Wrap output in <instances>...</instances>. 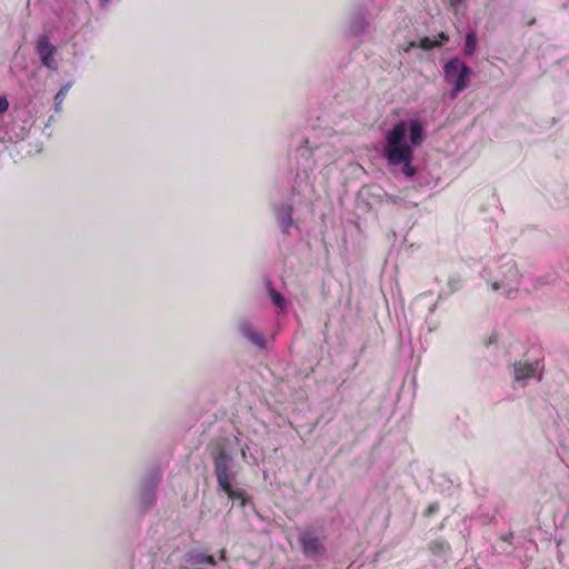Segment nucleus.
I'll return each mask as SVG.
<instances>
[{
  "mask_svg": "<svg viewBox=\"0 0 569 569\" xmlns=\"http://www.w3.org/2000/svg\"><path fill=\"white\" fill-rule=\"evenodd\" d=\"M230 499H243L244 492L242 490H233L231 488V495L227 493Z\"/></svg>",
  "mask_w": 569,
  "mask_h": 569,
  "instance_id": "nucleus-15",
  "label": "nucleus"
},
{
  "mask_svg": "<svg viewBox=\"0 0 569 569\" xmlns=\"http://www.w3.org/2000/svg\"><path fill=\"white\" fill-rule=\"evenodd\" d=\"M36 50L43 66L52 70L57 69V64L53 59L56 48L50 43L47 37H41L38 39Z\"/></svg>",
  "mask_w": 569,
  "mask_h": 569,
  "instance_id": "nucleus-4",
  "label": "nucleus"
},
{
  "mask_svg": "<svg viewBox=\"0 0 569 569\" xmlns=\"http://www.w3.org/2000/svg\"><path fill=\"white\" fill-rule=\"evenodd\" d=\"M9 108V102L6 98L0 97V113L7 111Z\"/></svg>",
  "mask_w": 569,
  "mask_h": 569,
  "instance_id": "nucleus-16",
  "label": "nucleus"
},
{
  "mask_svg": "<svg viewBox=\"0 0 569 569\" xmlns=\"http://www.w3.org/2000/svg\"><path fill=\"white\" fill-rule=\"evenodd\" d=\"M523 23L528 27H531L536 23V18L531 13L523 14Z\"/></svg>",
  "mask_w": 569,
  "mask_h": 569,
  "instance_id": "nucleus-14",
  "label": "nucleus"
},
{
  "mask_svg": "<svg viewBox=\"0 0 569 569\" xmlns=\"http://www.w3.org/2000/svg\"><path fill=\"white\" fill-rule=\"evenodd\" d=\"M69 88H70V84L67 83L56 94V97H54V109H56L57 112L61 111V106H62L63 100H64V98H66V96L68 93Z\"/></svg>",
  "mask_w": 569,
  "mask_h": 569,
  "instance_id": "nucleus-11",
  "label": "nucleus"
},
{
  "mask_svg": "<svg viewBox=\"0 0 569 569\" xmlns=\"http://www.w3.org/2000/svg\"><path fill=\"white\" fill-rule=\"evenodd\" d=\"M409 131L412 146H420L425 139V130L418 119H411L408 123L398 122L386 136L383 156L391 166H402V172L407 177H413L416 173L412 167L413 151L406 140Z\"/></svg>",
  "mask_w": 569,
  "mask_h": 569,
  "instance_id": "nucleus-1",
  "label": "nucleus"
},
{
  "mask_svg": "<svg viewBox=\"0 0 569 569\" xmlns=\"http://www.w3.org/2000/svg\"><path fill=\"white\" fill-rule=\"evenodd\" d=\"M539 362H516L513 365V378L516 381H525L535 378Z\"/></svg>",
  "mask_w": 569,
  "mask_h": 569,
  "instance_id": "nucleus-5",
  "label": "nucleus"
},
{
  "mask_svg": "<svg viewBox=\"0 0 569 569\" xmlns=\"http://www.w3.org/2000/svg\"><path fill=\"white\" fill-rule=\"evenodd\" d=\"M443 71L446 81L453 86L452 94H457L468 86L471 70L459 58L449 60L445 64Z\"/></svg>",
  "mask_w": 569,
  "mask_h": 569,
  "instance_id": "nucleus-2",
  "label": "nucleus"
},
{
  "mask_svg": "<svg viewBox=\"0 0 569 569\" xmlns=\"http://www.w3.org/2000/svg\"><path fill=\"white\" fill-rule=\"evenodd\" d=\"M219 558H220V560H222V561H224V560H226V550H224V549H222V550L220 551V553H219Z\"/></svg>",
  "mask_w": 569,
  "mask_h": 569,
  "instance_id": "nucleus-18",
  "label": "nucleus"
},
{
  "mask_svg": "<svg viewBox=\"0 0 569 569\" xmlns=\"http://www.w3.org/2000/svg\"><path fill=\"white\" fill-rule=\"evenodd\" d=\"M477 48V34L475 31H470L466 36L465 53L468 57L473 56Z\"/></svg>",
  "mask_w": 569,
  "mask_h": 569,
  "instance_id": "nucleus-9",
  "label": "nucleus"
},
{
  "mask_svg": "<svg viewBox=\"0 0 569 569\" xmlns=\"http://www.w3.org/2000/svg\"><path fill=\"white\" fill-rule=\"evenodd\" d=\"M186 561L190 566L197 567V568H201L204 565H210V566H214L216 565L214 558L212 556H210V555H207L206 552H202V551H190V552H188L187 556H186Z\"/></svg>",
  "mask_w": 569,
  "mask_h": 569,
  "instance_id": "nucleus-6",
  "label": "nucleus"
},
{
  "mask_svg": "<svg viewBox=\"0 0 569 569\" xmlns=\"http://www.w3.org/2000/svg\"><path fill=\"white\" fill-rule=\"evenodd\" d=\"M278 220L282 228L287 230L292 224V208L287 206L283 211L279 214Z\"/></svg>",
  "mask_w": 569,
  "mask_h": 569,
  "instance_id": "nucleus-10",
  "label": "nucleus"
},
{
  "mask_svg": "<svg viewBox=\"0 0 569 569\" xmlns=\"http://www.w3.org/2000/svg\"><path fill=\"white\" fill-rule=\"evenodd\" d=\"M300 542L306 555H317L321 550V543L317 537L305 533L300 537Z\"/></svg>",
  "mask_w": 569,
  "mask_h": 569,
  "instance_id": "nucleus-8",
  "label": "nucleus"
},
{
  "mask_svg": "<svg viewBox=\"0 0 569 569\" xmlns=\"http://www.w3.org/2000/svg\"><path fill=\"white\" fill-rule=\"evenodd\" d=\"M441 46L440 41L432 40L430 38H422L419 42V47L423 50H430L432 48Z\"/></svg>",
  "mask_w": 569,
  "mask_h": 569,
  "instance_id": "nucleus-13",
  "label": "nucleus"
},
{
  "mask_svg": "<svg viewBox=\"0 0 569 569\" xmlns=\"http://www.w3.org/2000/svg\"><path fill=\"white\" fill-rule=\"evenodd\" d=\"M228 461V453L224 449H221L220 452L214 457V475L217 477L219 488L226 493L231 495L232 475L230 472Z\"/></svg>",
  "mask_w": 569,
  "mask_h": 569,
  "instance_id": "nucleus-3",
  "label": "nucleus"
},
{
  "mask_svg": "<svg viewBox=\"0 0 569 569\" xmlns=\"http://www.w3.org/2000/svg\"><path fill=\"white\" fill-rule=\"evenodd\" d=\"M240 330L243 333V336L250 340L253 345L258 346L259 348H264L266 341L261 333L253 330L252 326L249 322H242L240 326Z\"/></svg>",
  "mask_w": 569,
  "mask_h": 569,
  "instance_id": "nucleus-7",
  "label": "nucleus"
},
{
  "mask_svg": "<svg viewBox=\"0 0 569 569\" xmlns=\"http://www.w3.org/2000/svg\"><path fill=\"white\" fill-rule=\"evenodd\" d=\"M268 291H269L272 302L277 307L283 308L286 305V301H284V298L282 297V295L280 292H278L277 290H274L271 286L268 287Z\"/></svg>",
  "mask_w": 569,
  "mask_h": 569,
  "instance_id": "nucleus-12",
  "label": "nucleus"
},
{
  "mask_svg": "<svg viewBox=\"0 0 569 569\" xmlns=\"http://www.w3.org/2000/svg\"><path fill=\"white\" fill-rule=\"evenodd\" d=\"M438 39H436L437 41H440L441 43L443 41H448L449 37L445 33V32H440L438 36H437Z\"/></svg>",
  "mask_w": 569,
  "mask_h": 569,
  "instance_id": "nucleus-17",
  "label": "nucleus"
}]
</instances>
